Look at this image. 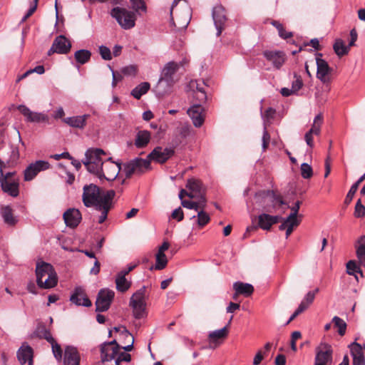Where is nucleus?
Returning <instances> with one entry per match:
<instances>
[{
  "label": "nucleus",
  "mask_w": 365,
  "mask_h": 365,
  "mask_svg": "<svg viewBox=\"0 0 365 365\" xmlns=\"http://www.w3.org/2000/svg\"><path fill=\"white\" fill-rule=\"evenodd\" d=\"M105 154L102 149H88L85 154V159L82 160L88 171L96 175L99 172L101 165L104 163L101 159V155Z\"/></svg>",
  "instance_id": "39448f33"
},
{
  "label": "nucleus",
  "mask_w": 365,
  "mask_h": 365,
  "mask_svg": "<svg viewBox=\"0 0 365 365\" xmlns=\"http://www.w3.org/2000/svg\"><path fill=\"white\" fill-rule=\"evenodd\" d=\"M17 109L24 115L26 122L34 123H48L49 122V116L46 113L31 111L24 105H19Z\"/></svg>",
  "instance_id": "9b49d317"
},
{
  "label": "nucleus",
  "mask_w": 365,
  "mask_h": 365,
  "mask_svg": "<svg viewBox=\"0 0 365 365\" xmlns=\"http://www.w3.org/2000/svg\"><path fill=\"white\" fill-rule=\"evenodd\" d=\"M89 116V115L86 114L83 115L65 118H63L62 120L72 128L83 129L86 126V120Z\"/></svg>",
  "instance_id": "c756f323"
},
{
  "label": "nucleus",
  "mask_w": 365,
  "mask_h": 365,
  "mask_svg": "<svg viewBox=\"0 0 365 365\" xmlns=\"http://www.w3.org/2000/svg\"><path fill=\"white\" fill-rule=\"evenodd\" d=\"M2 190L11 195L17 197L19 194V182L18 178L16 177L15 172H9L4 175V177L0 180Z\"/></svg>",
  "instance_id": "6e6552de"
},
{
  "label": "nucleus",
  "mask_w": 365,
  "mask_h": 365,
  "mask_svg": "<svg viewBox=\"0 0 365 365\" xmlns=\"http://www.w3.org/2000/svg\"><path fill=\"white\" fill-rule=\"evenodd\" d=\"M115 195V192L109 190L101 196L99 187L94 184H90L83 187L82 198L86 207L94 206L97 211L101 212L98 217V222L102 224L106 220L108 213L113 206Z\"/></svg>",
  "instance_id": "f257e3e1"
},
{
  "label": "nucleus",
  "mask_w": 365,
  "mask_h": 365,
  "mask_svg": "<svg viewBox=\"0 0 365 365\" xmlns=\"http://www.w3.org/2000/svg\"><path fill=\"white\" fill-rule=\"evenodd\" d=\"M168 264V259L165 254H156V262L155 264V269L157 270H161L164 269Z\"/></svg>",
  "instance_id": "09e8293b"
},
{
  "label": "nucleus",
  "mask_w": 365,
  "mask_h": 365,
  "mask_svg": "<svg viewBox=\"0 0 365 365\" xmlns=\"http://www.w3.org/2000/svg\"><path fill=\"white\" fill-rule=\"evenodd\" d=\"M262 148L264 150L267 149V148L269 145V141H270V135L269 134L267 131V126H266V124L264 126V131H263V135H262Z\"/></svg>",
  "instance_id": "bf43d9fd"
},
{
  "label": "nucleus",
  "mask_w": 365,
  "mask_h": 365,
  "mask_svg": "<svg viewBox=\"0 0 365 365\" xmlns=\"http://www.w3.org/2000/svg\"><path fill=\"white\" fill-rule=\"evenodd\" d=\"M332 322L334 324L335 327L338 328V333L340 336H344L346 329V322L339 318V317H334L332 319Z\"/></svg>",
  "instance_id": "a18cd8bd"
},
{
  "label": "nucleus",
  "mask_w": 365,
  "mask_h": 365,
  "mask_svg": "<svg viewBox=\"0 0 365 365\" xmlns=\"http://www.w3.org/2000/svg\"><path fill=\"white\" fill-rule=\"evenodd\" d=\"M275 365H285L286 358L283 354H279L276 356L274 360Z\"/></svg>",
  "instance_id": "774afa93"
},
{
  "label": "nucleus",
  "mask_w": 365,
  "mask_h": 365,
  "mask_svg": "<svg viewBox=\"0 0 365 365\" xmlns=\"http://www.w3.org/2000/svg\"><path fill=\"white\" fill-rule=\"evenodd\" d=\"M197 199L196 203L195 211L198 212L199 210H204L207 205V200L205 197V193L198 195V197H195Z\"/></svg>",
  "instance_id": "5fc2aeb1"
},
{
  "label": "nucleus",
  "mask_w": 365,
  "mask_h": 365,
  "mask_svg": "<svg viewBox=\"0 0 365 365\" xmlns=\"http://www.w3.org/2000/svg\"><path fill=\"white\" fill-rule=\"evenodd\" d=\"M181 205L183 207L195 210L197 206L195 202L187 200H182Z\"/></svg>",
  "instance_id": "e2e57ef3"
},
{
  "label": "nucleus",
  "mask_w": 365,
  "mask_h": 365,
  "mask_svg": "<svg viewBox=\"0 0 365 365\" xmlns=\"http://www.w3.org/2000/svg\"><path fill=\"white\" fill-rule=\"evenodd\" d=\"M110 15L124 29H130L135 26V14L133 11L118 6L111 10Z\"/></svg>",
  "instance_id": "423d86ee"
},
{
  "label": "nucleus",
  "mask_w": 365,
  "mask_h": 365,
  "mask_svg": "<svg viewBox=\"0 0 365 365\" xmlns=\"http://www.w3.org/2000/svg\"><path fill=\"white\" fill-rule=\"evenodd\" d=\"M186 187L190 190L189 192H192L193 195H195V197H198V195L205 193V188L202 182L198 179H188Z\"/></svg>",
  "instance_id": "c85d7f7f"
},
{
  "label": "nucleus",
  "mask_w": 365,
  "mask_h": 365,
  "mask_svg": "<svg viewBox=\"0 0 365 365\" xmlns=\"http://www.w3.org/2000/svg\"><path fill=\"white\" fill-rule=\"evenodd\" d=\"M120 169V164L112 161L111 158H109L107 161L101 165L98 173L96 175L100 179L104 178L108 181L113 180L119 174Z\"/></svg>",
  "instance_id": "1a4fd4ad"
},
{
  "label": "nucleus",
  "mask_w": 365,
  "mask_h": 365,
  "mask_svg": "<svg viewBox=\"0 0 365 365\" xmlns=\"http://www.w3.org/2000/svg\"><path fill=\"white\" fill-rule=\"evenodd\" d=\"M145 287H143L130 297L129 306L133 309V316L135 319H141L145 316Z\"/></svg>",
  "instance_id": "0eeeda50"
},
{
  "label": "nucleus",
  "mask_w": 365,
  "mask_h": 365,
  "mask_svg": "<svg viewBox=\"0 0 365 365\" xmlns=\"http://www.w3.org/2000/svg\"><path fill=\"white\" fill-rule=\"evenodd\" d=\"M322 56V53H318L316 58L317 66V77L324 83H329L331 81L330 74L332 68L325 60L319 57Z\"/></svg>",
  "instance_id": "f3484780"
},
{
  "label": "nucleus",
  "mask_w": 365,
  "mask_h": 365,
  "mask_svg": "<svg viewBox=\"0 0 365 365\" xmlns=\"http://www.w3.org/2000/svg\"><path fill=\"white\" fill-rule=\"evenodd\" d=\"M282 220V217L280 216H272L269 214L263 213L258 217V225L262 229L268 230L272 225L278 223Z\"/></svg>",
  "instance_id": "393cba45"
},
{
  "label": "nucleus",
  "mask_w": 365,
  "mask_h": 365,
  "mask_svg": "<svg viewBox=\"0 0 365 365\" xmlns=\"http://www.w3.org/2000/svg\"><path fill=\"white\" fill-rule=\"evenodd\" d=\"M36 282L42 289L54 287L58 283L57 274L53 267L47 262H37L36 267Z\"/></svg>",
  "instance_id": "7ed1b4c3"
},
{
  "label": "nucleus",
  "mask_w": 365,
  "mask_h": 365,
  "mask_svg": "<svg viewBox=\"0 0 365 365\" xmlns=\"http://www.w3.org/2000/svg\"><path fill=\"white\" fill-rule=\"evenodd\" d=\"M356 185H352L349 190V191L348 192L346 196V198L344 200V203L346 205H349L353 197H354V195H355L356 192L357 191L358 188L356 187Z\"/></svg>",
  "instance_id": "052dcab7"
},
{
  "label": "nucleus",
  "mask_w": 365,
  "mask_h": 365,
  "mask_svg": "<svg viewBox=\"0 0 365 365\" xmlns=\"http://www.w3.org/2000/svg\"><path fill=\"white\" fill-rule=\"evenodd\" d=\"M332 349L327 344H322L316 350L314 365H331Z\"/></svg>",
  "instance_id": "4468645a"
},
{
  "label": "nucleus",
  "mask_w": 365,
  "mask_h": 365,
  "mask_svg": "<svg viewBox=\"0 0 365 365\" xmlns=\"http://www.w3.org/2000/svg\"><path fill=\"white\" fill-rule=\"evenodd\" d=\"M115 292L109 289H101L97 295L96 301V312H103L107 311L111 304Z\"/></svg>",
  "instance_id": "9d476101"
},
{
  "label": "nucleus",
  "mask_w": 365,
  "mask_h": 365,
  "mask_svg": "<svg viewBox=\"0 0 365 365\" xmlns=\"http://www.w3.org/2000/svg\"><path fill=\"white\" fill-rule=\"evenodd\" d=\"M275 115V110L269 108H267L265 112L262 114V118L264 120V125L266 123V126H268L271 123V120L274 118Z\"/></svg>",
  "instance_id": "603ef678"
},
{
  "label": "nucleus",
  "mask_w": 365,
  "mask_h": 365,
  "mask_svg": "<svg viewBox=\"0 0 365 365\" xmlns=\"http://www.w3.org/2000/svg\"><path fill=\"white\" fill-rule=\"evenodd\" d=\"M122 335L126 338H130L131 339V342L130 344L123 346L120 349H123L125 351H130L133 348V343H134L133 336L126 329H123V330L122 331Z\"/></svg>",
  "instance_id": "6e6d98bb"
},
{
  "label": "nucleus",
  "mask_w": 365,
  "mask_h": 365,
  "mask_svg": "<svg viewBox=\"0 0 365 365\" xmlns=\"http://www.w3.org/2000/svg\"><path fill=\"white\" fill-rule=\"evenodd\" d=\"M118 354V350L106 345H101V358L103 362L110 361L115 359Z\"/></svg>",
  "instance_id": "72a5a7b5"
},
{
  "label": "nucleus",
  "mask_w": 365,
  "mask_h": 365,
  "mask_svg": "<svg viewBox=\"0 0 365 365\" xmlns=\"http://www.w3.org/2000/svg\"><path fill=\"white\" fill-rule=\"evenodd\" d=\"M292 213L290 214V220L286 228V237L287 238L293 231V227L297 225V202L292 208Z\"/></svg>",
  "instance_id": "79ce46f5"
},
{
  "label": "nucleus",
  "mask_w": 365,
  "mask_h": 365,
  "mask_svg": "<svg viewBox=\"0 0 365 365\" xmlns=\"http://www.w3.org/2000/svg\"><path fill=\"white\" fill-rule=\"evenodd\" d=\"M171 217L173 219L177 220L178 222H180L184 218V214L182 208L179 207L178 208L175 209L171 215Z\"/></svg>",
  "instance_id": "680f3d73"
},
{
  "label": "nucleus",
  "mask_w": 365,
  "mask_h": 365,
  "mask_svg": "<svg viewBox=\"0 0 365 365\" xmlns=\"http://www.w3.org/2000/svg\"><path fill=\"white\" fill-rule=\"evenodd\" d=\"M351 354L353 357V365H365L364 349L359 344L354 342L350 346Z\"/></svg>",
  "instance_id": "a878e982"
},
{
  "label": "nucleus",
  "mask_w": 365,
  "mask_h": 365,
  "mask_svg": "<svg viewBox=\"0 0 365 365\" xmlns=\"http://www.w3.org/2000/svg\"><path fill=\"white\" fill-rule=\"evenodd\" d=\"M262 54L267 61L270 62L277 69L280 68L284 63L285 55L283 51L267 50Z\"/></svg>",
  "instance_id": "6ab92c4d"
},
{
  "label": "nucleus",
  "mask_w": 365,
  "mask_h": 365,
  "mask_svg": "<svg viewBox=\"0 0 365 365\" xmlns=\"http://www.w3.org/2000/svg\"><path fill=\"white\" fill-rule=\"evenodd\" d=\"M256 197H260L264 199V202L272 203V205H267L264 207V210L268 212H271L272 209L279 208L284 204L282 197L277 195L272 190L260 191L256 194Z\"/></svg>",
  "instance_id": "f8f14e48"
},
{
  "label": "nucleus",
  "mask_w": 365,
  "mask_h": 365,
  "mask_svg": "<svg viewBox=\"0 0 365 365\" xmlns=\"http://www.w3.org/2000/svg\"><path fill=\"white\" fill-rule=\"evenodd\" d=\"M333 48L336 54L339 57L346 55L350 49L349 46H346L341 39H337Z\"/></svg>",
  "instance_id": "a19ab883"
},
{
  "label": "nucleus",
  "mask_w": 365,
  "mask_h": 365,
  "mask_svg": "<svg viewBox=\"0 0 365 365\" xmlns=\"http://www.w3.org/2000/svg\"><path fill=\"white\" fill-rule=\"evenodd\" d=\"M132 4V8L136 12L139 10L146 11V6L143 0H130Z\"/></svg>",
  "instance_id": "4d7b16f0"
},
{
  "label": "nucleus",
  "mask_w": 365,
  "mask_h": 365,
  "mask_svg": "<svg viewBox=\"0 0 365 365\" xmlns=\"http://www.w3.org/2000/svg\"><path fill=\"white\" fill-rule=\"evenodd\" d=\"M212 19L217 29V36H219L225 29L227 20L225 9L222 5H217L212 9Z\"/></svg>",
  "instance_id": "dca6fc26"
},
{
  "label": "nucleus",
  "mask_w": 365,
  "mask_h": 365,
  "mask_svg": "<svg viewBox=\"0 0 365 365\" xmlns=\"http://www.w3.org/2000/svg\"><path fill=\"white\" fill-rule=\"evenodd\" d=\"M150 89V83L143 82L140 83L131 91V95L136 99H140L141 96L145 94Z\"/></svg>",
  "instance_id": "4c0bfd02"
},
{
  "label": "nucleus",
  "mask_w": 365,
  "mask_h": 365,
  "mask_svg": "<svg viewBox=\"0 0 365 365\" xmlns=\"http://www.w3.org/2000/svg\"><path fill=\"white\" fill-rule=\"evenodd\" d=\"M51 165L46 160H36L31 163L24 171V178L25 181H31L41 171L49 169Z\"/></svg>",
  "instance_id": "ddd939ff"
},
{
  "label": "nucleus",
  "mask_w": 365,
  "mask_h": 365,
  "mask_svg": "<svg viewBox=\"0 0 365 365\" xmlns=\"http://www.w3.org/2000/svg\"><path fill=\"white\" fill-rule=\"evenodd\" d=\"M36 334L41 339H46L48 343L53 341V338L48 329L44 324H39L36 328Z\"/></svg>",
  "instance_id": "c9c22d12"
},
{
  "label": "nucleus",
  "mask_w": 365,
  "mask_h": 365,
  "mask_svg": "<svg viewBox=\"0 0 365 365\" xmlns=\"http://www.w3.org/2000/svg\"><path fill=\"white\" fill-rule=\"evenodd\" d=\"M123 172L126 178H130L133 175H137V167L134 162V159L123 165Z\"/></svg>",
  "instance_id": "c03bdc74"
},
{
  "label": "nucleus",
  "mask_w": 365,
  "mask_h": 365,
  "mask_svg": "<svg viewBox=\"0 0 365 365\" xmlns=\"http://www.w3.org/2000/svg\"><path fill=\"white\" fill-rule=\"evenodd\" d=\"M122 73L126 76H133L136 73V68L133 66H128L123 68Z\"/></svg>",
  "instance_id": "0e129e2a"
},
{
  "label": "nucleus",
  "mask_w": 365,
  "mask_h": 365,
  "mask_svg": "<svg viewBox=\"0 0 365 365\" xmlns=\"http://www.w3.org/2000/svg\"><path fill=\"white\" fill-rule=\"evenodd\" d=\"M71 48V43L64 36L60 35L53 40L50 49L48 51V56L56 53L59 54L68 53Z\"/></svg>",
  "instance_id": "2eb2a0df"
},
{
  "label": "nucleus",
  "mask_w": 365,
  "mask_h": 365,
  "mask_svg": "<svg viewBox=\"0 0 365 365\" xmlns=\"http://www.w3.org/2000/svg\"><path fill=\"white\" fill-rule=\"evenodd\" d=\"M115 284L117 290L121 292H125L130 287V283L127 281L125 276L119 272L115 278Z\"/></svg>",
  "instance_id": "e433bc0d"
},
{
  "label": "nucleus",
  "mask_w": 365,
  "mask_h": 365,
  "mask_svg": "<svg viewBox=\"0 0 365 365\" xmlns=\"http://www.w3.org/2000/svg\"><path fill=\"white\" fill-rule=\"evenodd\" d=\"M356 255L358 259V262L355 260H349L346 264V273L349 275L355 277L356 281H358V277L356 273L360 274L363 277V272L360 266L365 267V235H362L357 240L356 245H355Z\"/></svg>",
  "instance_id": "20e7f679"
},
{
  "label": "nucleus",
  "mask_w": 365,
  "mask_h": 365,
  "mask_svg": "<svg viewBox=\"0 0 365 365\" xmlns=\"http://www.w3.org/2000/svg\"><path fill=\"white\" fill-rule=\"evenodd\" d=\"M174 149L171 148H163L162 147H156L148 155V160H154L159 163H165L174 154Z\"/></svg>",
  "instance_id": "a211bd4d"
},
{
  "label": "nucleus",
  "mask_w": 365,
  "mask_h": 365,
  "mask_svg": "<svg viewBox=\"0 0 365 365\" xmlns=\"http://www.w3.org/2000/svg\"><path fill=\"white\" fill-rule=\"evenodd\" d=\"M300 174L304 179L312 178L314 175L312 166L308 163H302L300 166Z\"/></svg>",
  "instance_id": "49530a36"
},
{
  "label": "nucleus",
  "mask_w": 365,
  "mask_h": 365,
  "mask_svg": "<svg viewBox=\"0 0 365 365\" xmlns=\"http://www.w3.org/2000/svg\"><path fill=\"white\" fill-rule=\"evenodd\" d=\"M117 356L120 359V361L122 362L123 361L130 362L131 360L130 354L128 353L124 352V351H122V352L118 351V354Z\"/></svg>",
  "instance_id": "338daca9"
},
{
  "label": "nucleus",
  "mask_w": 365,
  "mask_h": 365,
  "mask_svg": "<svg viewBox=\"0 0 365 365\" xmlns=\"http://www.w3.org/2000/svg\"><path fill=\"white\" fill-rule=\"evenodd\" d=\"M233 289L235 291V295H243L246 297L251 296L254 292V287L251 284L242 282H235Z\"/></svg>",
  "instance_id": "7c9ffc66"
},
{
  "label": "nucleus",
  "mask_w": 365,
  "mask_h": 365,
  "mask_svg": "<svg viewBox=\"0 0 365 365\" xmlns=\"http://www.w3.org/2000/svg\"><path fill=\"white\" fill-rule=\"evenodd\" d=\"M358 34L356 30L353 29L350 31V41L349 43V48L354 46L356 41L357 40Z\"/></svg>",
  "instance_id": "69168bd1"
},
{
  "label": "nucleus",
  "mask_w": 365,
  "mask_h": 365,
  "mask_svg": "<svg viewBox=\"0 0 365 365\" xmlns=\"http://www.w3.org/2000/svg\"><path fill=\"white\" fill-rule=\"evenodd\" d=\"M135 166L137 167V175H140L150 169V162L148 159H142L135 158L134 159Z\"/></svg>",
  "instance_id": "58836bf2"
},
{
  "label": "nucleus",
  "mask_w": 365,
  "mask_h": 365,
  "mask_svg": "<svg viewBox=\"0 0 365 365\" xmlns=\"http://www.w3.org/2000/svg\"><path fill=\"white\" fill-rule=\"evenodd\" d=\"M292 213L290 214V220L286 228V237L287 238L293 231V227L297 225V202L292 208Z\"/></svg>",
  "instance_id": "37998d69"
},
{
  "label": "nucleus",
  "mask_w": 365,
  "mask_h": 365,
  "mask_svg": "<svg viewBox=\"0 0 365 365\" xmlns=\"http://www.w3.org/2000/svg\"><path fill=\"white\" fill-rule=\"evenodd\" d=\"M6 124L4 120H0V148L6 143L7 138L6 135Z\"/></svg>",
  "instance_id": "3c124183"
},
{
  "label": "nucleus",
  "mask_w": 365,
  "mask_h": 365,
  "mask_svg": "<svg viewBox=\"0 0 365 365\" xmlns=\"http://www.w3.org/2000/svg\"><path fill=\"white\" fill-rule=\"evenodd\" d=\"M0 213L4 222L7 225L14 226L17 223L18 220L14 215L13 210L10 206L6 205L1 207Z\"/></svg>",
  "instance_id": "2f4dec72"
},
{
  "label": "nucleus",
  "mask_w": 365,
  "mask_h": 365,
  "mask_svg": "<svg viewBox=\"0 0 365 365\" xmlns=\"http://www.w3.org/2000/svg\"><path fill=\"white\" fill-rule=\"evenodd\" d=\"M63 217L66 226L71 228L76 227L82 219L80 211L76 208L68 209L63 213Z\"/></svg>",
  "instance_id": "412c9836"
},
{
  "label": "nucleus",
  "mask_w": 365,
  "mask_h": 365,
  "mask_svg": "<svg viewBox=\"0 0 365 365\" xmlns=\"http://www.w3.org/2000/svg\"><path fill=\"white\" fill-rule=\"evenodd\" d=\"M319 288L309 291L301 300L298 305V315L306 312L314 302L316 294L319 292Z\"/></svg>",
  "instance_id": "bb28decb"
},
{
  "label": "nucleus",
  "mask_w": 365,
  "mask_h": 365,
  "mask_svg": "<svg viewBox=\"0 0 365 365\" xmlns=\"http://www.w3.org/2000/svg\"><path fill=\"white\" fill-rule=\"evenodd\" d=\"M99 53L103 60L110 61L112 59L111 51L108 47L101 45L99 46Z\"/></svg>",
  "instance_id": "864d4df0"
},
{
  "label": "nucleus",
  "mask_w": 365,
  "mask_h": 365,
  "mask_svg": "<svg viewBox=\"0 0 365 365\" xmlns=\"http://www.w3.org/2000/svg\"><path fill=\"white\" fill-rule=\"evenodd\" d=\"M17 357L21 364L26 362L29 365L33 364V349L29 345L23 344L17 351Z\"/></svg>",
  "instance_id": "cd10ccee"
},
{
  "label": "nucleus",
  "mask_w": 365,
  "mask_h": 365,
  "mask_svg": "<svg viewBox=\"0 0 365 365\" xmlns=\"http://www.w3.org/2000/svg\"><path fill=\"white\" fill-rule=\"evenodd\" d=\"M150 133L148 130H139L135 136V145L138 148H143L148 145L150 140Z\"/></svg>",
  "instance_id": "473e14b6"
},
{
  "label": "nucleus",
  "mask_w": 365,
  "mask_h": 365,
  "mask_svg": "<svg viewBox=\"0 0 365 365\" xmlns=\"http://www.w3.org/2000/svg\"><path fill=\"white\" fill-rule=\"evenodd\" d=\"M197 222L198 226L200 227H204L210 220V217L209 215L204 210H199L197 212Z\"/></svg>",
  "instance_id": "de8ad7c7"
},
{
  "label": "nucleus",
  "mask_w": 365,
  "mask_h": 365,
  "mask_svg": "<svg viewBox=\"0 0 365 365\" xmlns=\"http://www.w3.org/2000/svg\"><path fill=\"white\" fill-rule=\"evenodd\" d=\"M70 301L77 305L89 307L92 305L91 300L88 299L82 287H76L73 294L70 297Z\"/></svg>",
  "instance_id": "aec40b11"
},
{
  "label": "nucleus",
  "mask_w": 365,
  "mask_h": 365,
  "mask_svg": "<svg viewBox=\"0 0 365 365\" xmlns=\"http://www.w3.org/2000/svg\"><path fill=\"white\" fill-rule=\"evenodd\" d=\"M323 123V115L322 114H318L314 120V123L311 129L307 132L305 135V140L308 145L312 147L313 145V139L312 135H319L320 133V128Z\"/></svg>",
  "instance_id": "5701e85b"
},
{
  "label": "nucleus",
  "mask_w": 365,
  "mask_h": 365,
  "mask_svg": "<svg viewBox=\"0 0 365 365\" xmlns=\"http://www.w3.org/2000/svg\"><path fill=\"white\" fill-rule=\"evenodd\" d=\"M203 110L202 106L200 104H195L187 110V113L195 127H200L204 123Z\"/></svg>",
  "instance_id": "4be33fe9"
},
{
  "label": "nucleus",
  "mask_w": 365,
  "mask_h": 365,
  "mask_svg": "<svg viewBox=\"0 0 365 365\" xmlns=\"http://www.w3.org/2000/svg\"><path fill=\"white\" fill-rule=\"evenodd\" d=\"M228 334L227 326L209 333L208 338L210 342H216L217 340L225 338Z\"/></svg>",
  "instance_id": "ea45409f"
},
{
  "label": "nucleus",
  "mask_w": 365,
  "mask_h": 365,
  "mask_svg": "<svg viewBox=\"0 0 365 365\" xmlns=\"http://www.w3.org/2000/svg\"><path fill=\"white\" fill-rule=\"evenodd\" d=\"M182 66V62L177 63L175 61H170L165 65L155 86V91L158 95L163 96L170 91V88L175 83L174 76L176 72Z\"/></svg>",
  "instance_id": "f03ea898"
},
{
  "label": "nucleus",
  "mask_w": 365,
  "mask_h": 365,
  "mask_svg": "<svg viewBox=\"0 0 365 365\" xmlns=\"http://www.w3.org/2000/svg\"><path fill=\"white\" fill-rule=\"evenodd\" d=\"M365 215V207L361 204V200H358L355 205L354 216L361 217Z\"/></svg>",
  "instance_id": "13d9d810"
},
{
  "label": "nucleus",
  "mask_w": 365,
  "mask_h": 365,
  "mask_svg": "<svg viewBox=\"0 0 365 365\" xmlns=\"http://www.w3.org/2000/svg\"><path fill=\"white\" fill-rule=\"evenodd\" d=\"M91 57V52L87 49H80L74 53V58L79 65L88 63Z\"/></svg>",
  "instance_id": "f704fd0d"
},
{
  "label": "nucleus",
  "mask_w": 365,
  "mask_h": 365,
  "mask_svg": "<svg viewBox=\"0 0 365 365\" xmlns=\"http://www.w3.org/2000/svg\"><path fill=\"white\" fill-rule=\"evenodd\" d=\"M49 344H51V345L52 352L53 354L55 359L57 361H60L62 359L63 354V351L60 344H58L55 339H53V341L49 342Z\"/></svg>",
  "instance_id": "8fccbe9b"
},
{
  "label": "nucleus",
  "mask_w": 365,
  "mask_h": 365,
  "mask_svg": "<svg viewBox=\"0 0 365 365\" xmlns=\"http://www.w3.org/2000/svg\"><path fill=\"white\" fill-rule=\"evenodd\" d=\"M80 356L77 349L72 346L65 348L63 365H79Z\"/></svg>",
  "instance_id": "b1692460"
}]
</instances>
